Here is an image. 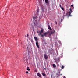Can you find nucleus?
Returning <instances> with one entry per match:
<instances>
[{
    "label": "nucleus",
    "instance_id": "2eb2a0df",
    "mask_svg": "<svg viewBox=\"0 0 78 78\" xmlns=\"http://www.w3.org/2000/svg\"><path fill=\"white\" fill-rule=\"evenodd\" d=\"M39 12V9H37V12Z\"/></svg>",
    "mask_w": 78,
    "mask_h": 78
},
{
    "label": "nucleus",
    "instance_id": "f257e3e1",
    "mask_svg": "<svg viewBox=\"0 0 78 78\" xmlns=\"http://www.w3.org/2000/svg\"><path fill=\"white\" fill-rule=\"evenodd\" d=\"M39 33L38 34V35L40 36L41 35V34L42 33L44 32V29L42 28L41 30V31H39Z\"/></svg>",
    "mask_w": 78,
    "mask_h": 78
},
{
    "label": "nucleus",
    "instance_id": "a878e982",
    "mask_svg": "<svg viewBox=\"0 0 78 78\" xmlns=\"http://www.w3.org/2000/svg\"><path fill=\"white\" fill-rule=\"evenodd\" d=\"M60 71H59V72L58 73H59V74H60Z\"/></svg>",
    "mask_w": 78,
    "mask_h": 78
},
{
    "label": "nucleus",
    "instance_id": "f3484780",
    "mask_svg": "<svg viewBox=\"0 0 78 78\" xmlns=\"http://www.w3.org/2000/svg\"><path fill=\"white\" fill-rule=\"evenodd\" d=\"M33 19L34 20H35V19H36V17H33Z\"/></svg>",
    "mask_w": 78,
    "mask_h": 78
},
{
    "label": "nucleus",
    "instance_id": "423d86ee",
    "mask_svg": "<svg viewBox=\"0 0 78 78\" xmlns=\"http://www.w3.org/2000/svg\"><path fill=\"white\" fill-rule=\"evenodd\" d=\"M56 75L58 76H57V78H58L59 76H60V74H59V73H56Z\"/></svg>",
    "mask_w": 78,
    "mask_h": 78
},
{
    "label": "nucleus",
    "instance_id": "b1692460",
    "mask_svg": "<svg viewBox=\"0 0 78 78\" xmlns=\"http://www.w3.org/2000/svg\"><path fill=\"white\" fill-rule=\"evenodd\" d=\"M63 14V15H64V14H65V12H64Z\"/></svg>",
    "mask_w": 78,
    "mask_h": 78
},
{
    "label": "nucleus",
    "instance_id": "c85d7f7f",
    "mask_svg": "<svg viewBox=\"0 0 78 78\" xmlns=\"http://www.w3.org/2000/svg\"><path fill=\"white\" fill-rule=\"evenodd\" d=\"M34 25H35V23H34Z\"/></svg>",
    "mask_w": 78,
    "mask_h": 78
},
{
    "label": "nucleus",
    "instance_id": "bb28decb",
    "mask_svg": "<svg viewBox=\"0 0 78 78\" xmlns=\"http://www.w3.org/2000/svg\"><path fill=\"white\" fill-rule=\"evenodd\" d=\"M27 36H28V34H27Z\"/></svg>",
    "mask_w": 78,
    "mask_h": 78
},
{
    "label": "nucleus",
    "instance_id": "393cba45",
    "mask_svg": "<svg viewBox=\"0 0 78 78\" xmlns=\"http://www.w3.org/2000/svg\"><path fill=\"white\" fill-rule=\"evenodd\" d=\"M63 78H66V77H65V76H64Z\"/></svg>",
    "mask_w": 78,
    "mask_h": 78
},
{
    "label": "nucleus",
    "instance_id": "f03ea898",
    "mask_svg": "<svg viewBox=\"0 0 78 78\" xmlns=\"http://www.w3.org/2000/svg\"><path fill=\"white\" fill-rule=\"evenodd\" d=\"M47 32H45L44 33L43 35L42 34L41 35V36L42 37H44V36H45V37H46V36H47Z\"/></svg>",
    "mask_w": 78,
    "mask_h": 78
},
{
    "label": "nucleus",
    "instance_id": "c756f323",
    "mask_svg": "<svg viewBox=\"0 0 78 78\" xmlns=\"http://www.w3.org/2000/svg\"><path fill=\"white\" fill-rule=\"evenodd\" d=\"M60 75H62V74H60Z\"/></svg>",
    "mask_w": 78,
    "mask_h": 78
},
{
    "label": "nucleus",
    "instance_id": "39448f33",
    "mask_svg": "<svg viewBox=\"0 0 78 78\" xmlns=\"http://www.w3.org/2000/svg\"><path fill=\"white\" fill-rule=\"evenodd\" d=\"M36 45L37 47V48H39V44H38V41H36Z\"/></svg>",
    "mask_w": 78,
    "mask_h": 78
},
{
    "label": "nucleus",
    "instance_id": "cd10ccee",
    "mask_svg": "<svg viewBox=\"0 0 78 78\" xmlns=\"http://www.w3.org/2000/svg\"><path fill=\"white\" fill-rule=\"evenodd\" d=\"M51 77H52V75L51 74Z\"/></svg>",
    "mask_w": 78,
    "mask_h": 78
},
{
    "label": "nucleus",
    "instance_id": "0eeeda50",
    "mask_svg": "<svg viewBox=\"0 0 78 78\" xmlns=\"http://www.w3.org/2000/svg\"><path fill=\"white\" fill-rule=\"evenodd\" d=\"M48 29H49V30H51V27H50V26L49 25H48Z\"/></svg>",
    "mask_w": 78,
    "mask_h": 78
},
{
    "label": "nucleus",
    "instance_id": "1a4fd4ad",
    "mask_svg": "<svg viewBox=\"0 0 78 78\" xmlns=\"http://www.w3.org/2000/svg\"><path fill=\"white\" fill-rule=\"evenodd\" d=\"M37 75H38V76H39V77H41V75L39 73H37Z\"/></svg>",
    "mask_w": 78,
    "mask_h": 78
},
{
    "label": "nucleus",
    "instance_id": "9d476101",
    "mask_svg": "<svg viewBox=\"0 0 78 78\" xmlns=\"http://www.w3.org/2000/svg\"><path fill=\"white\" fill-rule=\"evenodd\" d=\"M34 38L35 41H37V40H38V39H37V38L35 37H34Z\"/></svg>",
    "mask_w": 78,
    "mask_h": 78
},
{
    "label": "nucleus",
    "instance_id": "6e6552de",
    "mask_svg": "<svg viewBox=\"0 0 78 78\" xmlns=\"http://www.w3.org/2000/svg\"><path fill=\"white\" fill-rule=\"evenodd\" d=\"M53 33H55V30H53L52 31H51V34H53Z\"/></svg>",
    "mask_w": 78,
    "mask_h": 78
},
{
    "label": "nucleus",
    "instance_id": "ddd939ff",
    "mask_svg": "<svg viewBox=\"0 0 78 78\" xmlns=\"http://www.w3.org/2000/svg\"><path fill=\"white\" fill-rule=\"evenodd\" d=\"M53 67L54 68H55V67H56V65L55 64H53Z\"/></svg>",
    "mask_w": 78,
    "mask_h": 78
},
{
    "label": "nucleus",
    "instance_id": "4468645a",
    "mask_svg": "<svg viewBox=\"0 0 78 78\" xmlns=\"http://www.w3.org/2000/svg\"><path fill=\"white\" fill-rule=\"evenodd\" d=\"M26 70H30V69H29V67H27V68L26 69Z\"/></svg>",
    "mask_w": 78,
    "mask_h": 78
},
{
    "label": "nucleus",
    "instance_id": "9b49d317",
    "mask_svg": "<svg viewBox=\"0 0 78 78\" xmlns=\"http://www.w3.org/2000/svg\"><path fill=\"white\" fill-rule=\"evenodd\" d=\"M42 74L43 76H46V75L44 73H42Z\"/></svg>",
    "mask_w": 78,
    "mask_h": 78
},
{
    "label": "nucleus",
    "instance_id": "7ed1b4c3",
    "mask_svg": "<svg viewBox=\"0 0 78 78\" xmlns=\"http://www.w3.org/2000/svg\"><path fill=\"white\" fill-rule=\"evenodd\" d=\"M70 11H69V16L71 17L72 15H71V14L72 12V9L71 8H70Z\"/></svg>",
    "mask_w": 78,
    "mask_h": 78
},
{
    "label": "nucleus",
    "instance_id": "412c9836",
    "mask_svg": "<svg viewBox=\"0 0 78 78\" xmlns=\"http://www.w3.org/2000/svg\"><path fill=\"white\" fill-rule=\"evenodd\" d=\"M71 7H73V5H71Z\"/></svg>",
    "mask_w": 78,
    "mask_h": 78
},
{
    "label": "nucleus",
    "instance_id": "f8f14e48",
    "mask_svg": "<svg viewBox=\"0 0 78 78\" xmlns=\"http://www.w3.org/2000/svg\"><path fill=\"white\" fill-rule=\"evenodd\" d=\"M45 3H48V0H45Z\"/></svg>",
    "mask_w": 78,
    "mask_h": 78
},
{
    "label": "nucleus",
    "instance_id": "20e7f679",
    "mask_svg": "<svg viewBox=\"0 0 78 78\" xmlns=\"http://www.w3.org/2000/svg\"><path fill=\"white\" fill-rule=\"evenodd\" d=\"M44 58L45 59H47L48 58V55L46 54H44Z\"/></svg>",
    "mask_w": 78,
    "mask_h": 78
},
{
    "label": "nucleus",
    "instance_id": "4be33fe9",
    "mask_svg": "<svg viewBox=\"0 0 78 78\" xmlns=\"http://www.w3.org/2000/svg\"><path fill=\"white\" fill-rule=\"evenodd\" d=\"M55 23L56 24V25H57V22L56 21H55Z\"/></svg>",
    "mask_w": 78,
    "mask_h": 78
},
{
    "label": "nucleus",
    "instance_id": "a211bd4d",
    "mask_svg": "<svg viewBox=\"0 0 78 78\" xmlns=\"http://www.w3.org/2000/svg\"><path fill=\"white\" fill-rule=\"evenodd\" d=\"M61 8L62 9V10H63V11H64V8L62 7Z\"/></svg>",
    "mask_w": 78,
    "mask_h": 78
},
{
    "label": "nucleus",
    "instance_id": "aec40b11",
    "mask_svg": "<svg viewBox=\"0 0 78 78\" xmlns=\"http://www.w3.org/2000/svg\"><path fill=\"white\" fill-rule=\"evenodd\" d=\"M59 7L61 8L62 7V6H61V5L60 4H59Z\"/></svg>",
    "mask_w": 78,
    "mask_h": 78
},
{
    "label": "nucleus",
    "instance_id": "dca6fc26",
    "mask_svg": "<svg viewBox=\"0 0 78 78\" xmlns=\"http://www.w3.org/2000/svg\"><path fill=\"white\" fill-rule=\"evenodd\" d=\"M61 68L62 69H64V66H63V65H62Z\"/></svg>",
    "mask_w": 78,
    "mask_h": 78
},
{
    "label": "nucleus",
    "instance_id": "6ab92c4d",
    "mask_svg": "<svg viewBox=\"0 0 78 78\" xmlns=\"http://www.w3.org/2000/svg\"><path fill=\"white\" fill-rule=\"evenodd\" d=\"M26 73H28V71H27L26 72Z\"/></svg>",
    "mask_w": 78,
    "mask_h": 78
},
{
    "label": "nucleus",
    "instance_id": "5701e85b",
    "mask_svg": "<svg viewBox=\"0 0 78 78\" xmlns=\"http://www.w3.org/2000/svg\"><path fill=\"white\" fill-rule=\"evenodd\" d=\"M37 33H39V31H37Z\"/></svg>",
    "mask_w": 78,
    "mask_h": 78
}]
</instances>
